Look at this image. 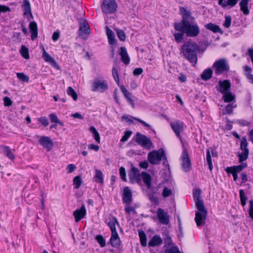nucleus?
<instances>
[{"label":"nucleus","mask_w":253,"mask_h":253,"mask_svg":"<svg viewBox=\"0 0 253 253\" xmlns=\"http://www.w3.org/2000/svg\"><path fill=\"white\" fill-rule=\"evenodd\" d=\"M179 11L182 20L180 22L174 24L175 30L185 33L188 37H197L200 34V30L195 21V18L191 16L190 11L184 7L180 6Z\"/></svg>","instance_id":"f257e3e1"},{"label":"nucleus","mask_w":253,"mask_h":253,"mask_svg":"<svg viewBox=\"0 0 253 253\" xmlns=\"http://www.w3.org/2000/svg\"><path fill=\"white\" fill-rule=\"evenodd\" d=\"M206 49V47L201 49L195 42H187L181 46L180 53L194 66L198 61L197 53L200 51L204 52Z\"/></svg>","instance_id":"f03ea898"},{"label":"nucleus","mask_w":253,"mask_h":253,"mask_svg":"<svg viewBox=\"0 0 253 253\" xmlns=\"http://www.w3.org/2000/svg\"><path fill=\"white\" fill-rule=\"evenodd\" d=\"M212 68L215 70V74L220 75L227 73L230 70V67L225 58H221L216 60L212 65Z\"/></svg>","instance_id":"7ed1b4c3"},{"label":"nucleus","mask_w":253,"mask_h":253,"mask_svg":"<svg viewBox=\"0 0 253 253\" xmlns=\"http://www.w3.org/2000/svg\"><path fill=\"white\" fill-rule=\"evenodd\" d=\"M165 155V151L162 148H160L158 150H154L150 152L148 155V160L153 165H158Z\"/></svg>","instance_id":"20e7f679"},{"label":"nucleus","mask_w":253,"mask_h":253,"mask_svg":"<svg viewBox=\"0 0 253 253\" xmlns=\"http://www.w3.org/2000/svg\"><path fill=\"white\" fill-rule=\"evenodd\" d=\"M135 141L138 144L147 149H150L153 146L151 139L139 132L136 133Z\"/></svg>","instance_id":"39448f33"},{"label":"nucleus","mask_w":253,"mask_h":253,"mask_svg":"<svg viewBox=\"0 0 253 253\" xmlns=\"http://www.w3.org/2000/svg\"><path fill=\"white\" fill-rule=\"evenodd\" d=\"M117 8V4L115 0H103L101 9L105 14H111L114 13Z\"/></svg>","instance_id":"423d86ee"},{"label":"nucleus","mask_w":253,"mask_h":253,"mask_svg":"<svg viewBox=\"0 0 253 253\" xmlns=\"http://www.w3.org/2000/svg\"><path fill=\"white\" fill-rule=\"evenodd\" d=\"M108 88V84L105 80L95 79L92 83V90L93 91H99L100 92H103L107 90Z\"/></svg>","instance_id":"0eeeda50"},{"label":"nucleus","mask_w":253,"mask_h":253,"mask_svg":"<svg viewBox=\"0 0 253 253\" xmlns=\"http://www.w3.org/2000/svg\"><path fill=\"white\" fill-rule=\"evenodd\" d=\"M215 88L221 94H224L231 91V83L228 80H219L218 85L215 86Z\"/></svg>","instance_id":"6e6552de"},{"label":"nucleus","mask_w":253,"mask_h":253,"mask_svg":"<svg viewBox=\"0 0 253 253\" xmlns=\"http://www.w3.org/2000/svg\"><path fill=\"white\" fill-rule=\"evenodd\" d=\"M128 178L132 183L138 184L141 182V174L137 168L132 167L128 173Z\"/></svg>","instance_id":"1a4fd4ad"},{"label":"nucleus","mask_w":253,"mask_h":253,"mask_svg":"<svg viewBox=\"0 0 253 253\" xmlns=\"http://www.w3.org/2000/svg\"><path fill=\"white\" fill-rule=\"evenodd\" d=\"M183 125V123L179 121L170 123V126L172 129L180 140H182L180 133L183 131L184 129Z\"/></svg>","instance_id":"9d476101"},{"label":"nucleus","mask_w":253,"mask_h":253,"mask_svg":"<svg viewBox=\"0 0 253 253\" xmlns=\"http://www.w3.org/2000/svg\"><path fill=\"white\" fill-rule=\"evenodd\" d=\"M182 167L183 170L185 172H188L191 169V161L186 150H184L182 156Z\"/></svg>","instance_id":"9b49d317"},{"label":"nucleus","mask_w":253,"mask_h":253,"mask_svg":"<svg viewBox=\"0 0 253 253\" xmlns=\"http://www.w3.org/2000/svg\"><path fill=\"white\" fill-rule=\"evenodd\" d=\"M157 214L160 222L162 224L167 225L169 224V220L167 212H165L163 209L159 208L157 210Z\"/></svg>","instance_id":"f8f14e48"},{"label":"nucleus","mask_w":253,"mask_h":253,"mask_svg":"<svg viewBox=\"0 0 253 253\" xmlns=\"http://www.w3.org/2000/svg\"><path fill=\"white\" fill-rule=\"evenodd\" d=\"M132 194L128 187H125L124 189V193L122 196V200L124 203L127 205H130L132 201Z\"/></svg>","instance_id":"ddd939ff"},{"label":"nucleus","mask_w":253,"mask_h":253,"mask_svg":"<svg viewBox=\"0 0 253 253\" xmlns=\"http://www.w3.org/2000/svg\"><path fill=\"white\" fill-rule=\"evenodd\" d=\"M86 215V209L84 205H82L81 208L77 209L73 212V215L75 217V221L78 222Z\"/></svg>","instance_id":"4468645a"},{"label":"nucleus","mask_w":253,"mask_h":253,"mask_svg":"<svg viewBox=\"0 0 253 253\" xmlns=\"http://www.w3.org/2000/svg\"><path fill=\"white\" fill-rule=\"evenodd\" d=\"M39 143L47 149L50 151L53 146V143L50 137L47 136H42L39 140Z\"/></svg>","instance_id":"2eb2a0df"},{"label":"nucleus","mask_w":253,"mask_h":253,"mask_svg":"<svg viewBox=\"0 0 253 253\" xmlns=\"http://www.w3.org/2000/svg\"><path fill=\"white\" fill-rule=\"evenodd\" d=\"M208 212H196L195 220L197 226H200L206 223Z\"/></svg>","instance_id":"dca6fc26"},{"label":"nucleus","mask_w":253,"mask_h":253,"mask_svg":"<svg viewBox=\"0 0 253 253\" xmlns=\"http://www.w3.org/2000/svg\"><path fill=\"white\" fill-rule=\"evenodd\" d=\"M90 30L88 26V24L86 21H84L80 24V28L78 31L79 36H83L84 35H89Z\"/></svg>","instance_id":"f3484780"},{"label":"nucleus","mask_w":253,"mask_h":253,"mask_svg":"<svg viewBox=\"0 0 253 253\" xmlns=\"http://www.w3.org/2000/svg\"><path fill=\"white\" fill-rule=\"evenodd\" d=\"M109 243L114 248H118L120 246L121 240L118 233L111 234Z\"/></svg>","instance_id":"a211bd4d"},{"label":"nucleus","mask_w":253,"mask_h":253,"mask_svg":"<svg viewBox=\"0 0 253 253\" xmlns=\"http://www.w3.org/2000/svg\"><path fill=\"white\" fill-rule=\"evenodd\" d=\"M0 149L2 153L10 160L13 161L15 159V156L8 146H0Z\"/></svg>","instance_id":"6ab92c4d"},{"label":"nucleus","mask_w":253,"mask_h":253,"mask_svg":"<svg viewBox=\"0 0 253 253\" xmlns=\"http://www.w3.org/2000/svg\"><path fill=\"white\" fill-rule=\"evenodd\" d=\"M120 54L121 56V60L125 64L127 65L129 63L130 59L127 54L126 48L124 46L120 47Z\"/></svg>","instance_id":"aec40b11"},{"label":"nucleus","mask_w":253,"mask_h":253,"mask_svg":"<svg viewBox=\"0 0 253 253\" xmlns=\"http://www.w3.org/2000/svg\"><path fill=\"white\" fill-rule=\"evenodd\" d=\"M29 29L31 33V40H34L38 37V26L35 21L30 22L29 24Z\"/></svg>","instance_id":"412c9836"},{"label":"nucleus","mask_w":253,"mask_h":253,"mask_svg":"<svg viewBox=\"0 0 253 253\" xmlns=\"http://www.w3.org/2000/svg\"><path fill=\"white\" fill-rule=\"evenodd\" d=\"M239 1V0H219L218 3L223 8H225L227 6L232 7L234 6Z\"/></svg>","instance_id":"4be33fe9"},{"label":"nucleus","mask_w":253,"mask_h":253,"mask_svg":"<svg viewBox=\"0 0 253 253\" xmlns=\"http://www.w3.org/2000/svg\"><path fill=\"white\" fill-rule=\"evenodd\" d=\"M163 240L158 235H155L148 243L149 247L159 246L162 245Z\"/></svg>","instance_id":"5701e85b"},{"label":"nucleus","mask_w":253,"mask_h":253,"mask_svg":"<svg viewBox=\"0 0 253 253\" xmlns=\"http://www.w3.org/2000/svg\"><path fill=\"white\" fill-rule=\"evenodd\" d=\"M205 27L207 29L212 31L214 33H223V31L220 29V27L217 25L214 24L212 23H209L205 25Z\"/></svg>","instance_id":"b1692460"},{"label":"nucleus","mask_w":253,"mask_h":253,"mask_svg":"<svg viewBox=\"0 0 253 253\" xmlns=\"http://www.w3.org/2000/svg\"><path fill=\"white\" fill-rule=\"evenodd\" d=\"M24 8L23 14L27 15L30 14V17L33 18V16L31 11V7L29 1L28 0H24L23 4L22 6Z\"/></svg>","instance_id":"393cba45"},{"label":"nucleus","mask_w":253,"mask_h":253,"mask_svg":"<svg viewBox=\"0 0 253 253\" xmlns=\"http://www.w3.org/2000/svg\"><path fill=\"white\" fill-rule=\"evenodd\" d=\"M141 176L144 183L146 185L147 188L150 189L151 187L152 178L150 175L145 171L141 172Z\"/></svg>","instance_id":"a878e982"},{"label":"nucleus","mask_w":253,"mask_h":253,"mask_svg":"<svg viewBox=\"0 0 253 253\" xmlns=\"http://www.w3.org/2000/svg\"><path fill=\"white\" fill-rule=\"evenodd\" d=\"M120 88L124 94L125 97L126 98L129 103L131 104L133 108L134 107V103L133 100L130 98L131 93L126 88L124 85L120 86Z\"/></svg>","instance_id":"bb28decb"},{"label":"nucleus","mask_w":253,"mask_h":253,"mask_svg":"<svg viewBox=\"0 0 253 253\" xmlns=\"http://www.w3.org/2000/svg\"><path fill=\"white\" fill-rule=\"evenodd\" d=\"M213 71L211 68H208L203 71L201 74V78L205 81L210 80L212 77Z\"/></svg>","instance_id":"cd10ccee"},{"label":"nucleus","mask_w":253,"mask_h":253,"mask_svg":"<svg viewBox=\"0 0 253 253\" xmlns=\"http://www.w3.org/2000/svg\"><path fill=\"white\" fill-rule=\"evenodd\" d=\"M105 29L109 44L111 45L114 44L116 42V39L114 32L108 26H106Z\"/></svg>","instance_id":"c85d7f7f"},{"label":"nucleus","mask_w":253,"mask_h":253,"mask_svg":"<svg viewBox=\"0 0 253 253\" xmlns=\"http://www.w3.org/2000/svg\"><path fill=\"white\" fill-rule=\"evenodd\" d=\"M117 225L118 226H120V224L116 217H113L111 220L108 223V225L110 227L111 234L117 233L116 225Z\"/></svg>","instance_id":"c756f323"},{"label":"nucleus","mask_w":253,"mask_h":253,"mask_svg":"<svg viewBox=\"0 0 253 253\" xmlns=\"http://www.w3.org/2000/svg\"><path fill=\"white\" fill-rule=\"evenodd\" d=\"M249 0H241L239 5L240 6L241 10L243 12L244 15H248L250 13L249 9L248 7Z\"/></svg>","instance_id":"7c9ffc66"},{"label":"nucleus","mask_w":253,"mask_h":253,"mask_svg":"<svg viewBox=\"0 0 253 253\" xmlns=\"http://www.w3.org/2000/svg\"><path fill=\"white\" fill-rule=\"evenodd\" d=\"M247 164L246 163H243L238 166H234L232 167H227L228 169L233 170V171L238 173L241 172L244 169L247 167Z\"/></svg>","instance_id":"2f4dec72"},{"label":"nucleus","mask_w":253,"mask_h":253,"mask_svg":"<svg viewBox=\"0 0 253 253\" xmlns=\"http://www.w3.org/2000/svg\"><path fill=\"white\" fill-rule=\"evenodd\" d=\"M222 99L224 102L229 103L234 101L235 99V96L231 92V91L223 94Z\"/></svg>","instance_id":"473e14b6"},{"label":"nucleus","mask_w":253,"mask_h":253,"mask_svg":"<svg viewBox=\"0 0 253 253\" xmlns=\"http://www.w3.org/2000/svg\"><path fill=\"white\" fill-rule=\"evenodd\" d=\"M42 57L45 62L50 63V64L57 66V63L55 60L48 54L47 53L45 49L43 48V52L42 54Z\"/></svg>","instance_id":"72a5a7b5"},{"label":"nucleus","mask_w":253,"mask_h":253,"mask_svg":"<svg viewBox=\"0 0 253 253\" xmlns=\"http://www.w3.org/2000/svg\"><path fill=\"white\" fill-rule=\"evenodd\" d=\"M94 180L97 183L103 184L104 182L103 174L102 171L99 169H95Z\"/></svg>","instance_id":"f704fd0d"},{"label":"nucleus","mask_w":253,"mask_h":253,"mask_svg":"<svg viewBox=\"0 0 253 253\" xmlns=\"http://www.w3.org/2000/svg\"><path fill=\"white\" fill-rule=\"evenodd\" d=\"M138 235L141 246L146 247L147 245V237L145 232L143 230L138 231Z\"/></svg>","instance_id":"c9c22d12"},{"label":"nucleus","mask_w":253,"mask_h":253,"mask_svg":"<svg viewBox=\"0 0 253 253\" xmlns=\"http://www.w3.org/2000/svg\"><path fill=\"white\" fill-rule=\"evenodd\" d=\"M195 202L196 207L199 211L198 212H207V211L205 207L204 202L202 200H197L195 201Z\"/></svg>","instance_id":"e433bc0d"},{"label":"nucleus","mask_w":253,"mask_h":253,"mask_svg":"<svg viewBox=\"0 0 253 253\" xmlns=\"http://www.w3.org/2000/svg\"><path fill=\"white\" fill-rule=\"evenodd\" d=\"M164 240L165 243V247H166L167 249H168L170 248V246H173L174 244L172 242L171 237L169 236V234H165Z\"/></svg>","instance_id":"4c0bfd02"},{"label":"nucleus","mask_w":253,"mask_h":253,"mask_svg":"<svg viewBox=\"0 0 253 253\" xmlns=\"http://www.w3.org/2000/svg\"><path fill=\"white\" fill-rule=\"evenodd\" d=\"M249 150H246V151H243V152L238 155L239 157V162L242 163L243 162L246 161L249 156Z\"/></svg>","instance_id":"58836bf2"},{"label":"nucleus","mask_w":253,"mask_h":253,"mask_svg":"<svg viewBox=\"0 0 253 253\" xmlns=\"http://www.w3.org/2000/svg\"><path fill=\"white\" fill-rule=\"evenodd\" d=\"M89 131L93 134V137L95 141L98 143H100V135L94 126L90 127Z\"/></svg>","instance_id":"ea45409f"},{"label":"nucleus","mask_w":253,"mask_h":253,"mask_svg":"<svg viewBox=\"0 0 253 253\" xmlns=\"http://www.w3.org/2000/svg\"><path fill=\"white\" fill-rule=\"evenodd\" d=\"M239 195L241 205L244 207L246 205V202L248 199L245 195V192L243 189L240 190Z\"/></svg>","instance_id":"a19ab883"},{"label":"nucleus","mask_w":253,"mask_h":253,"mask_svg":"<svg viewBox=\"0 0 253 253\" xmlns=\"http://www.w3.org/2000/svg\"><path fill=\"white\" fill-rule=\"evenodd\" d=\"M20 53L25 59L29 58V50L25 45H22L20 50Z\"/></svg>","instance_id":"79ce46f5"},{"label":"nucleus","mask_w":253,"mask_h":253,"mask_svg":"<svg viewBox=\"0 0 253 253\" xmlns=\"http://www.w3.org/2000/svg\"><path fill=\"white\" fill-rule=\"evenodd\" d=\"M67 93L68 95L71 96L73 98L74 100L76 101L77 100L78 94H77L75 90L71 86L68 87Z\"/></svg>","instance_id":"37998d69"},{"label":"nucleus","mask_w":253,"mask_h":253,"mask_svg":"<svg viewBox=\"0 0 253 253\" xmlns=\"http://www.w3.org/2000/svg\"><path fill=\"white\" fill-rule=\"evenodd\" d=\"M82 183V177L80 175H78L75 176L73 179V184L74 185V188L76 189H78L81 186Z\"/></svg>","instance_id":"c03bdc74"},{"label":"nucleus","mask_w":253,"mask_h":253,"mask_svg":"<svg viewBox=\"0 0 253 253\" xmlns=\"http://www.w3.org/2000/svg\"><path fill=\"white\" fill-rule=\"evenodd\" d=\"M115 31L119 40L121 41H125L126 39L125 33L122 30L119 29H116Z\"/></svg>","instance_id":"a18cd8bd"},{"label":"nucleus","mask_w":253,"mask_h":253,"mask_svg":"<svg viewBox=\"0 0 253 253\" xmlns=\"http://www.w3.org/2000/svg\"><path fill=\"white\" fill-rule=\"evenodd\" d=\"M17 78L23 82L28 83L29 81V78L23 73H17L16 74Z\"/></svg>","instance_id":"49530a36"},{"label":"nucleus","mask_w":253,"mask_h":253,"mask_svg":"<svg viewBox=\"0 0 253 253\" xmlns=\"http://www.w3.org/2000/svg\"><path fill=\"white\" fill-rule=\"evenodd\" d=\"M237 107V105L234 103H232L228 104L225 108L226 113L228 114H231L233 113V109Z\"/></svg>","instance_id":"de8ad7c7"},{"label":"nucleus","mask_w":253,"mask_h":253,"mask_svg":"<svg viewBox=\"0 0 253 253\" xmlns=\"http://www.w3.org/2000/svg\"><path fill=\"white\" fill-rule=\"evenodd\" d=\"M207 161L209 166V168L211 171L212 170L213 166L211 161V157L210 153V151L209 149L207 151Z\"/></svg>","instance_id":"09e8293b"},{"label":"nucleus","mask_w":253,"mask_h":253,"mask_svg":"<svg viewBox=\"0 0 253 253\" xmlns=\"http://www.w3.org/2000/svg\"><path fill=\"white\" fill-rule=\"evenodd\" d=\"M201 194V190L198 188L194 189L193 192V199L194 201L201 200L200 199Z\"/></svg>","instance_id":"8fccbe9b"},{"label":"nucleus","mask_w":253,"mask_h":253,"mask_svg":"<svg viewBox=\"0 0 253 253\" xmlns=\"http://www.w3.org/2000/svg\"><path fill=\"white\" fill-rule=\"evenodd\" d=\"M164 253H181L178 248L176 246L171 247L168 249H166Z\"/></svg>","instance_id":"3c124183"},{"label":"nucleus","mask_w":253,"mask_h":253,"mask_svg":"<svg viewBox=\"0 0 253 253\" xmlns=\"http://www.w3.org/2000/svg\"><path fill=\"white\" fill-rule=\"evenodd\" d=\"M95 239L101 247H104L106 246V241L101 235H97Z\"/></svg>","instance_id":"603ef678"},{"label":"nucleus","mask_w":253,"mask_h":253,"mask_svg":"<svg viewBox=\"0 0 253 253\" xmlns=\"http://www.w3.org/2000/svg\"><path fill=\"white\" fill-rule=\"evenodd\" d=\"M112 75L113 77L116 81L117 84L119 85H120V80L119 77L118 72L116 69L115 67L112 68Z\"/></svg>","instance_id":"864d4df0"},{"label":"nucleus","mask_w":253,"mask_h":253,"mask_svg":"<svg viewBox=\"0 0 253 253\" xmlns=\"http://www.w3.org/2000/svg\"><path fill=\"white\" fill-rule=\"evenodd\" d=\"M248 142L247 141V139L245 137H243L242 138V140L241 141V144H240V148L243 151H246V150H249L247 148L248 146Z\"/></svg>","instance_id":"5fc2aeb1"},{"label":"nucleus","mask_w":253,"mask_h":253,"mask_svg":"<svg viewBox=\"0 0 253 253\" xmlns=\"http://www.w3.org/2000/svg\"><path fill=\"white\" fill-rule=\"evenodd\" d=\"M185 33L181 32V33H175L173 34V36L174 37L175 40L177 42H180L182 41L183 36Z\"/></svg>","instance_id":"6e6d98bb"},{"label":"nucleus","mask_w":253,"mask_h":253,"mask_svg":"<svg viewBox=\"0 0 253 253\" xmlns=\"http://www.w3.org/2000/svg\"><path fill=\"white\" fill-rule=\"evenodd\" d=\"M132 134V131L130 130H126L125 131L124 135L121 139V141L125 142L128 140Z\"/></svg>","instance_id":"4d7b16f0"},{"label":"nucleus","mask_w":253,"mask_h":253,"mask_svg":"<svg viewBox=\"0 0 253 253\" xmlns=\"http://www.w3.org/2000/svg\"><path fill=\"white\" fill-rule=\"evenodd\" d=\"M172 194V191L170 189L166 187L163 189L162 192V196L164 198H167L170 196Z\"/></svg>","instance_id":"13d9d810"},{"label":"nucleus","mask_w":253,"mask_h":253,"mask_svg":"<svg viewBox=\"0 0 253 253\" xmlns=\"http://www.w3.org/2000/svg\"><path fill=\"white\" fill-rule=\"evenodd\" d=\"M120 171V175L121 179L124 181H126V169L124 167H122L120 168L119 169Z\"/></svg>","instance_id":"bf43d9fd"},{"label":"nucleus","mask_w":253,"mask_h":253,"mask_svg":"<svg viewBox=\"0 0 253 253\" xmlns=\"http://www.w3.org/2000/svg\"><path fill=\"white\" fill-rule=\"evenodd\" d=\"M125 211L128 214H130L131 212L136 213L135 208L133 207L130 206V205H126V206L125 208Z\"/></svg>","instance_id":"052dcab7"},{"label":"nucleus","mask_w":253,"mask_h":253,"mask_svg":"<svg viewBox=\"0 0 253 253\" xmlns=\"http://www.w3.org/2000/svg\"><path fill=\"white\" fill-rule=\"evenodd\" d=\"M38 121L44 126H47L49 124L48 119L46 117L39 118Z\"/></svg>","instance_id":"680f3d73"},{"label":"nucleus","mask_w":253,"mask_h":253,"mask_svg":"<svg viewBox=\"0 0 253 253\" xmlns=\"http://www.w3.org/2000/svg\"><path fill=\"white\" fill-rule=\"evenodd\" d=\"M231 17L230 16H225V21L223 25L226 28H229L231 25Z\"/></svg>","instance_id":"e2e57ef3"},{"label":"nucleus","mask_w":253,"mask_h":253,"mask_svg":"<svg viewBox=\"0 0 253 253\" xmlns=\"http://www.w3.org/2000/svg\"><path fill=\"white\" fill-rule=\"evenodd\" d=\"M250 207L249 210V216L253 220V200H251L249 201Z\"/></svg>","instance_id":"0e129e2a"},{"label":"nucleus","mask_w":253,"mask_h":253,"mask_svg":"<svg viewBox=\"0 0 253 253\" xmlns=\"http://www.w3.org/2000/svg\"><path fill=\"white\" fill-rule=\"evenodd\" d=\"M225 171L228 173H231L232 174L233 177L234 181H236L238 179V173L233 171V170L228 169L227 168L226 169Z\"/></svg>","instance_id":"69168bd1"},{"label":"nucleus","mask_w":253,"mask_h":253,"mask_svg":"<svg viewBox=\"0 0 253 253\" xmlns=\"http://www.w3.org/2000/svg\"><path fill=\"white\" fill-rule=\"evenodd\" d=\"M236 123L241 126H248L250 125V123L249 122L243 119L238 120Z\"/></svg>","instance_id":"338daca9"},{"label":"nucleus","mask_w":253,"mask_h":253,"mask_svg":"<svg viewBox=\"0 0 253 253\" xmlns=\"http://www.w3.org/2000/svg\"><path fill=\"white\" fill-rule=\"evenodd\" d=\"M49 117L52 123H57L59 120L57 115L55 113L50 114L49 115Z\"/></svg>","instance_id":"774afa93"}]
</instances>
